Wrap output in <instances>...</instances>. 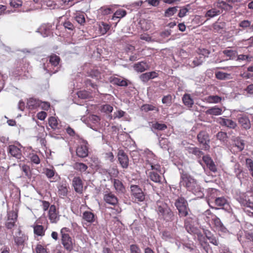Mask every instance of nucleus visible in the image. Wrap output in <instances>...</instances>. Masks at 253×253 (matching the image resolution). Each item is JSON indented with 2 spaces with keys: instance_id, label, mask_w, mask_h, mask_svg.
Returning <instances> with one entry per match:
<instances>
[{
  "instance_id": "48",
  "label": "nucleus",
  "mask_w": 253,
  "mask_h": 253,
  "mask_svg": "<svg viewBox=\"0 0 253 253\" xmlns=\"http://www.w3.org/2000/svg\"><path fill=\"white\" fill-rule=\"evenodd\" d=\"M36 253H48L47 249L41 244H38L36 247Z\"/></svg>"
},
{
  "instance_id": "39",
  "label": "nucleus",
  "mask_w": 253,
  "mask_h": 253,
  "mask_svg": "<svg viewBox=\"0 0 253 253\" xmlns=\"http://www.w3.org/2000/svg\"><path fill=\"white\" fill-rule=\"evenodd\" d=\"M189 152L193 154L195 156L201 157L204 155L203 152L200 150V149L197 147H192L189 148Z\"/></svg>"
},
{
  "instance_id": "52",
  "label": "nucleus",
  "mask_w": 253,
  "mask_h": 253,
  "mask_svg": "<svg viewBox=\"0 0 253 253\" xmlns=\"http://www.w3.org/2000/svg\"><path fill=\"white\" fill-rule=\"evenodd\" d=\"M119 173V170L116 167H114L109 170V174L111 177H117Z\"/></svg>"
},
{
  "instance_id": "23",
  "label": "nucleus",
  "mask_w": 253,
  "mask_h": 253,
  "mask_svg": "<svg viewBox=\"0 0 253 253\" xmlns=\"http://www.w3.org/2000/svg\"><path fill=\"white\" fill-rule=\"evenodd\" d=\"M48 58L49 63L54 67H57L61 61L60 57L54 53L51 54Z\"/></svg>"
},
{
  "instance_id": "62",
  "label": "nucleus",
  "mask_w": 253,
  "mask_h": 253,
  "mask_svg": "<svg viewBox=\"0 0 253 253\" xmlns=\"http://www.w3.org/2000/svg\"><path fill=\"white\" fill-rule=\"evenodd\" d=\"M31 161L32 163L36 164L40 163V159L39 156L36 154H33L31 157Z\"/></svg>"
},
{
  "instance_id": "33",
  "label": "nucleus",
  "mask_w": 253,
  "mask_h": 253,
  "mask_svg": "<svg viewBox=\"0 0 253 253\" xmlns=\"http://www.w3.org/2000/svg\"><path fill=\"white\" fill-rule=\"evenodd\" d=\"M48 124L49 126L53 129H59V124L57 119L54 117H50L48 119Z\"/></svg>"
},
{
  "instance_id": "25",
  "label": "nucleus",
  "mask_w": 253,
  "mask_h": 253,
  "mask_svg": "<svg viewBox=\"0 0 253 253\" xmlns=\"http://www.w3.org/2000/svg\"><path fill=\"white\" fill-rule=\"evenodd\" d=\"M115 5L103 6L101 7L99 9V12L103 15H107L113 13L114 11Z\"/></svg>"
},
{
  "instance_id": "3",
  "label": "nucleus",
  "mask_w": 253,
  "mask_h": 253,
  "mask_svg": "<svg viewBox=\"0 0 253 253\" xmlns=\"http://www.w3.org/2000/svg\"><path fill=\"white\" fill-rule=\"evenodd\" d=\"M179 184L193 193L196 192L199 189L197 181L189 173L184 171L180 172Z\"/></svg>"
},
{
  "instance_id": "63",
  "label": "nucleus",
  "mask_w": 253,
  "mask_h": 253,
  "mask_svg": "<svg viewBox=\"0 0 253 253\" xmlns=\"http://www.w3.org/2000/svg\"><path fill=\"white\" fill-rule=\"evenodd\" d=\"M40 106L42 109L47 111L49 109L50 105L48 102H42L41 101Z\"/></svg>"
},
{
  "instance_id": "40",
  "label": "nucleus",
  "mask_w": 253,
  "mask_h": 253,
  "mask_svg": "<svg viewBox=\"0 0 253 253\" xmlns=\"http://www.w3.org/2000/svg\"><path fill=\"white\" fill-rule=\"evenodd\" d=\"M177 7H169L165 12V16L169 17L173 15L177 12Z\"/></svg>"
},
{
  "instance_id": "14",
  "label": "nucleus",
  "mask_w": 253,
  "mask_h": 253,
  "mask_svg": "<svg viewBox=\"0 0 253 253\" xmlns=\"http://www.w3.org/2000/svg\"><path fill=\"white\" fill-rule=\"evenodd\" d=\"M32 227L35 235L40 237H43L45 235L46 228H45L44 226L35 223L32 226Z\"/></svg>"
},
{
  "instance_id": "46",
  "label": "nucleus",
  "mask_w": 253,
  "mask_h": 253,
  "mask_svg": "<svg viewBox=\"0 0 253 253\" xmlns=\"http://www.w3.org/2000/svg\"><path fill=\"white\" fill-rule=\"evenodd\" d=\"M22 0H10V5L14 8H18L22 5Z\"/></svg>"
},
{
  "instance_id": "22",
  "label": "nucleus",
  "mask_w": 253,
  "mask_h": 253,
  "mask_svg": "<svg viewBox=\"0 0 253 253\" xmlns=\"http://www.w3.org/2000/svg\"><path fill=\"white\" fill-rule=\"evenodd\" d=\"M83 219L89 223H93L95 220L94 214L91 211H85L83 214Z\"/></svg>"
},
{
  "instance_id": "8",
  "label": "nucleus",
  "mask_w": 253,
  "mask_h": 253,
  "mask_svg": "<svg viewBox=\"0 0 253 253\" xmlns=\"http://www.w3.org/2000/svg\"><path fill=\"white\" fill-rule=\"evenodd\" d=\"M47 216L51 223H56L59 220V211L54 205L50 206V209L48 211Z\"/></svg>"
},
{
  "instance_id": "51",
  "label": "nucleus",
  "mask_w": 253,
  "mask_h": 253,
  "mask_svg": "<svg viewBox=\"0 0 253 253\" xmlns=\"http://www.w3.org/2000/svg\"><path fill=\"white\" fill-rule=\"evenodd\" d=\"M162 237L164 239L167 240L174 238V235L168 231H164L162 233Z\"/></svg>"
},
{
  "instance_id": "55",
  "label": "nucleus",
  "mask_w": 253,
  "mask_h": 253,
  "mask_svg": "<svg viewBox=\"0 0 253 253\" xmlns=\"http://www.w3.org/2000/svg\"><path fill=\"white\" fill-rule=\"evenodd\" d=\"M218 13H219V10L217 11L215 9H212L207 11L206 16L207 17H213L214 16L217 15Z\"/></svg>"
},
{
  "instance_id": "27",
  "label": "nucleus",
  "mask_w": 253,
  "mask_h": 253,
  "mask_svg": "<svg viewBox=\"0 0 253 253\" xmlns=\"http://www.w3.org/2000/svg\"><path fill=\"white\" fill-rule=\"evenodd\" d=\"M148 68V65L146 62H140L134 64V69L138 72H142Z\"/></svg>"
},
{
  "instance_id": "53",
  "label": "nucleus",
  "mask_w": 253,
  "mask_h": 253,
  "mask_svg": "<svg viewBox=\"0 0 253 253\" xmlns=\"http://www.w3.org/2000/svg\"><path fill=\"white\" fill-rule=\"evenodd\" d=\"M110 26L104 23H102L101 26H100V30L102 34H106L110 29Z\"/></svg>"
},
{
  "instance_id": "37",
  "label": "nucleus",
  "mask_w": 253,
  "mask_h": 253,
  "mask_svg": "<svg viewBox=\"0 0 253 253\" xmlns=\"http://www.w3.org/2000/svg\"><path fill=\"white\" fill-rule=\"evenodd\" d=\"M141 109L142 111H144L145 112H147L150 111H154V110H156L158 111L159 110L158 108H157L156 107H155V106L151 105V104H146L143 105L141 106Z\"/></svg>"
},
{
  "instance_id": "19",
  "label": "nucleus",
  "mask_w": 253,
  "mask_h": 253,
  "mask_svg": "<svg viewBox=\"0 0 253 253\" xmlns=\"http://www.w3.org/2000/svg\"><path fill=\"white\" fill-rule=\"evenodd\" d=\"M113 186L117 192L123 193L125 191V187L121 181L117 179H112Z\"/></svg>"
},
{
  "instance_id": "44",
  "label": "nucleus",
  "mask_w": 253,
  "mask_h": 253,
  "mask_svg": "<svg viewBox=\"0 0 253 253\" xmlns=\"http://www.w3.org/2000/svg\"><path fill=\"white\" fill-rule=\"evenodd\" d=\"M221 110L218 108L213 107L208 109L207 111V113L213 115H218L221 114Z\"/></svg>"
},
{
  "instance_id": "31",
  "label": "nucleus",
  "mask_w": 253,
  "mask_h": 253,
  "mask_svg": "<svg viewBox=\"0 0 253 253\" xmlns=\"http://www.w3.org/2000/svg\"><path fill=\"white\" fill-rule=\"evenodd\" d=\"M126 14V11L125 10L119 9L114 13L112 19L115 20L116 19H121L125 16Z\"/></svg>"
},
{
  "instance_id": "47",
  "label": "nucleus",
  "mask_w": 253,
  "mask_h": 253,
  "mask_svg": "<svg viewBox=\"0 0 253 253\" xmlns=\"http://www.w3.org/2000/svg\"><path fill=\"white\" fill-rule=\"evenodd\" d=\"M153 127L157 130H164L167 128V126L164 124L156 123L153 124Z\"/></svg>"
},
{
  "instance_id": "26",
  "label": "nucleus",
  "mask_w": 253,
  "mask_h": 253,
  "mask_svg": "<svg viewBox=\"0 0 253 253\" xmlns=\"http://www.w3.org/2000/svg\"><path fill=\"white\" fill-rule=\"evenodd\" d=\"M111 82L113 84L118 86H126L128 85L127 81L126 79L114 77L112 79Z\"/></svg>"
},
{
  "instance_id": "60",
  "label": "nucleus",
  "mask_w": 253,
  "mask_h": 253,
  "mask_svg": "<svg viewBox=\"0 0 253 253\" xmlns=\"http://www.w3.org/2000/svg\"><path fill=\"white\" fill-rule=\"evenodd\" d=\"M210 53V52L208 49L205 48H199V55L205 58V57L208 56Z\"/></svg>"
},
{
  "instance_id": "59",
  "label": "nucleus",
  "mask_w": 253,
  "mask_h": 253,
  "mask_svg": "<svg viewBox=\"0 0 253 253\" xmlns=\"http://www.w3.org/2000/svg\"><path fill=\"white\" fill-rule=\"evenodd\" d=\"M222 210H224L228 212H230L231 207L229 203L227 202L226 200L222 198Z\"/></svg>"
},
{
  "instance_id": "56",
  "label": "nucleus",
  "mask_w": 253,
  "mask_h": 253,
  "mask_svg": "<svg viewBox=\"0 0 253 253\" xmlns=\"http://www.w3.org/2000/svg\"><path fill=\"white\" fill-rule=\"evenodd\" d=\"M113 108L109 104H105L102 106V110L105 113H109L112 112Z\"/></svg>"
},
{
  "instance_id": "41",
  "label": "nucleus",
  "mask_w": 253,
  "mask_h": 253,
  "mask_svg": "<svg viewBox=\"0 0 253 253\" xmlns=\"http://www.w3.org/2000/svg\"><path fill=\"white\" fill-rule=\"evenodd\" d=\"M204 59L205 57H203V56H199V58L197 57L194 59L191 66L192 67H195L196 66H199L202 64V63L204 62Z\"/></svg>"
},
{
  "instance_id": "17",
  "label": "nucleus",
  "mask_w": 253,
  "mask_h": 253,
  "mask_svg": "<svg viewBox=\"0 0 253 253\" xmlns=\"http://www.w3.org/2000/svg\"><path fill=\"white\" fill-rule=\"evenodd\" d=\"M76 154L81 158H85L88 156V150L87 147L85 145L79 146L76 149Z\"/></svg>"
},
{
  "instance_id": "20",
  "label": "nucleus",
  "mask_w": 253,
  "mask_h": 253,
  "mask_svg": "<svg viewBox=\"0 0 253 253\" xmlns=\"http://www.w3.org/2000/svg\"><path fill=\"white\" fill-rule=\"evenodd\" d=\"M18 234L19 236H14L13 237L14 243L17 247L24 246L26 240V236L24 234H22L20 229L19 230Z\"/></svg>"
},
{
  "instance_id": "32",
  "label": "nucleus",
  "mask_w": 253,
  "mask_h": 253,
  "mask_svg": "<svg viewBox=\"0 0 253 253\" xmlns=\"http://www.w3.org/2000/svg\"><path fill=\"white\" fill-rule=\"evenodd\" d=\"M177 210L178 211V214L180 217H186L191 213V211L189 208L188 206L179 209Z\"/></svg>"
},
{
  "instance_id": "35",
  "label": "nucleus",
  "mask_w": 253,
  "mask_h": 253,
  "mask_svg": "<svg viewBox=\"0 0 253 253\" xmlns=\"http://www.w3.org/2000/svg\"><path fill=\"white\" fill-rule=\"evenodd\" d=\"M76 21L80 25H84L85 20L83 13H77L75 17Z\"/></svg>"
},
{
  "instance_id": "38",
  "label": "nucleus",
  "mask_w": 253,
  "mask_h": 253,
  "mask_svg": "<svg viewBox=\"0 0 253 253\" xmlns=\"http://www.w3.org/2000/svg\"><path fill=\"white\" fill-rule=\"evenodd\" d=\"M244 211L250 216H253V203H247L244 208Z\"/></svg>"
},
{
  "instance_id": "30",
  "label": "nucleus",
  "mask_w": 253,
  "mask_h": 253,
  "mask_svg": "<svg viewBox=\"0 0 253 253\" xmlns=\"http://www.w3.org/2000/svg\"><path fill=\"white\" fill-rule=\"evenodd\" d=\"M222 54V61L223 60H228V59H230L233 58L236 54V53L234 51L229 49L226 50L223 52Z\"/></svg>"
},
{
  "instance_id": "45",
  "label": "nucleus",
  "mask_w": 253,
  "mask_h": 253,
  "mask_svg": "<svg viewBox=\"0 0 253 253\" xmlns=\"http://www.w3.org/2000/svg\"><path fill=\"white\" fill-rule=\"evenodd\" d=\"M89 76L92 78L98 79L100 77V72L96 69H92L88 73Z\"/></svg>"
},
{
  "instance_id": "24",
  "label": "nucleus",
  "mask_w": 253,
  "mask_h": 253,
  "mask_svg": "<svg viewBox=\"0 0 253 253\" xmlns=\"http://www.w3.org/2000/svg\"><path fill=\"white\" fill-rule=\"evenodd\" d=\"M73 168L74 169L83 173L85 171L88 169L87 166L81 162H76L73 165Z\"/></svg>"
},
{
  "instance_id": "57",
  "label": "nucleus",
  "mask_w": 253,
  "mask_h": 253,
  "mask_svg": "<svg viewBox=\"0 0 253 253\" xmlns=\"http://www.w3.org/2000/svg\"><path fill=\"white\" fill-rule=\"evenodd\" d=\"M63 26L65 29L73 31L75 29L74 25L69 21H65L63 23Z\"/></svg>"
},
{
  "instance_id": "49",
  "label": "nucleus",
  "mask_w": 253,
  "mask_h": 253,
  "mask_svg": "<svg viewBox=\"0 0 253 253\" xmlns=\"http://www.w3.org/2000/svg\"><path fill=\"white\" fill-rule=\"evenodd\" d=\"M172 96L170 94L164 96L162 100L163 104H168L169 106L171 104Z\"/></svg>"
},
{
  "instance_id": "7",
  "label": "nucleus",
  "mask_w": 253,
  "mask_h": 253,
  "mask_svg": "<svg viewBox=\"0 0 253 253\" xmlns=\"http://www.w3.org/2000/svg\"><path fill=\"white\" fill-rule=\"evenodd\" d=\"M84 182L80 176H75L72 181V186L74 191L80 194H82L84 191Z\"/></svg>"
},
{
  "instance_id": "36",
  "label": "nucleus",
  "mask_w": 253,
  "mask_h": 253,
  "mask_svg": "<svg viewBox=\"0 0 253 253\" xmlns=\"http://www.w3.org/2000/svg\"><path fill=\"white\" fill-rule=\"evenodd\" d=\"M206 101L210 103L219 102L221 98L217 95H210L206 98Z\"/></svg>"
},
{
  "instance_id": "50",
  "label": "nucleus",
  "mask_w": 253,
  "mask_h": 253,
  "mask_svg": "<svg viewBox=\"0 0 253 253\" xmlns=\"http://www.w3.org/2000/svg\"><path fill=\"white\" fill-rule=\"evenodd\" d=\"M78 97L82 99H86L89 96V93L86 90H81L78 92Z\"/></svg>"
},
{
  "instance_id": "18",
  "label": "nucleus",
  "mask_w": 253,
  "mask_h": 253,
  "mask_svg": "<svg viewBox=\"0 0 253 253\" xmlns=\"http://www.w3.org/2000/svg\"><path fill=\"white\" fill-rule=\"evenodd\" d=\"M238 122L240 126L247 130L251 128V124L249 119L246 116H241L238 118Z\"/></svg>"
},
{
  "instance_id": "2",
  "label": "nucleus",
  "mask_w": 253,
  "mask_h": 253,
  "mask_svg": "<svg viewBox=\"0 0 253 253\" xmlns=\"http://www.w3.org/2000/svg\"><path fill=\"white\" fill-rule=\"evenodd\" d=\"M69 228L63 227L60 230L61 243L64 249L68 252H72L75 247L76 241L71 236Z\"/></svg>"
},
{
  "instance_id": "61",
  "label": "nucleus",
  "mask_w": 253,
  "mask_h": 253,
  "mask_svg": "<svg viewBox=\"0 0 253 253\" xmlns=\"http://www.w3.org/2000/svg\"><path fill=\"white\" fill-rule=\"evenodd\" d=\"M251 26V22L249 20H243L239 23V26L243 28H247L250 27Z\"/></svg>"
},
{
  "instance_id": "6",
  "label": "nucleus",
  "mask_w": 253,
  "mask_h": 253,
  "mask_svg": "<svg viewBox=\"0 0 253 253\" xmlns=\"http://www.w3.org/2000/svg\"><path fill=\"white\" fill-rule=\"evenodd\" d=\"M131 195L138 202H143L145 200V195L141 188L137 185H131L130 187Z\"/></svg>"
},
{
  "instance_id": "15",
  "label": "nucleus",
  "mask_w": 253,
  "mask_h": 253,
  "mask_svg": "<svg viewBox=\"0 0 253 253\" xmlns=\"http://www.w3.org/2000/svg\"><path fill=\"white\" fill-rule=\"evenodd\" d=\"M68 188L66 182L60 183L57 186L59 196L62 198L66 197L68 192Z\"/></svg>"
},
{
  "instance_id": "12",
  "label": "nucleus",
  "mask_w": 253,
  "mask_h": 253,
  "mask_svg": "<svg viewBox=\"0 0 253 253\" xmlns=\"http://www.w3.org/2000/svg\"><path fill=\"white\" fill-rule=\"evenodd\" d=\"M103 200L107 204L113 206L117 205L119 201L117 196L111 192L104 194Z\"/></svg>"
},
{
  "instance_id": "29",
  "label": "nucleus",
  "mask_w": 253,
  "mask_h": 253,
  "mask_svg": "<svg viewBox=\"0 0 253 253\" xmlns=\"http://www.w3.org/2000/svg\"><path fill=\"white\" fill-rule=\"evenodd\" d=\"M175 206L178 210L181 208H183L184 207L188 206V204L187 201L184 198L180 197L175 201Z\"/></svg>"
},
{
  "instance_id": "64",
  "label": "nucleus",
  "mask_w": 253,
  "mask_h": 253,
  "mask_svg": "<svg viewBox=\"0 0 253 253\" xmlns=\"http://www.w3.org/2000/svg\"><path fill=\"white\" fill-rule=\"evenodd\" d=\"M22 170L25 173V175L26 176L28 177H30L31 176L30 169L29 167L26 165H24L22 167Z\"/></svg>"
},
{
  "instance_id": "43",
  "label": "nucleus",
  "mask_w": 253,
  "mask_h": 253,
  "mask_svg": "<svg viewBox=\"0 0 253 253\" xmlns=\"http://www.w3.org/2000/svg\"><path fill=\"white\" fill-rule=\"evenodd\" d=\"M235 146L239 151L243 150L245 147V143L243 140L237 138L235 141Z\"/></svg>"
},
{
  "instance_id": "4",
  "label": "nucleus",
  "mask_w": 253,
  "mask_h": 253,
  "mask_svg": "<svg viewBox=\"0 0 253 253\" xmlns=\"http://www.w3.org/2000/svg\"><path fill=\"white\" fill-rule=\"evenodd\" d=\"M186 217L184 220V227L186 230L190 234L196 233L197 231V228L196 227L197 223V218L191 213Z\"/></svg>"
},
{
  "instance_id": "10",
  "label": "nucleus",
  "mask_w": 253,
  "mask_h": 253,
  "mask_svg": "<svg viewBox=\"0 0 253 253\" xmlns=\"http://www.w3.org/2000/svg\"><path fill=\"white\" fill-rule=\"evenodd\" d=\"M117 157L121 167L124 169L127 168L129 164V159L127 154L123 150H118Z\"/></svg>"
},
{
  "instance_id": "5",
  "label": "nucleus",
  "mask_w": 253,
  "mask_h": 253,
  "mask_svg": "<svg viewBox=\"0 0 253 253\" xmlns=\"http://www.w3.org/2000/svg\"><path fill=\"white\" fill-rule=\"evenodd\" d=\"M18 211L14 210L7 211V219L5 222V226L8 230L12 229L16 226V223L17 221Z\"/></svg>"
},
{
  "instance_id": "16",
  "label": "nucleus",
  "mask_w": 253,
  "mask_h": 253,
  "mask_svg": "<svg viewBox=\"0 0 253 253\" xmlns=\"http://www.w3.org/2000/svg\"><path fill=\"white\" fill-rule=\"evenodd\" d=\"M41 100L34 98H29L27 102V107L30 110L36 109L40 107Z\"/></svg>"
},
{
  "instance_id": "54",
  "label": "nucleus",
  "mask_w": 253,
  "mask_h": 253,
  "mask_svg": "<svg viewBox=\"0 0 253 253\" xmlns=\"http://www.w3.org/2000/svg\"><path fill=\"white\" fill-rule=\"evenodd\" d=\"M130 251L131 253H141V250L138 245L135 244L130 246Z\"/></svg>"
},
{
  "instance_id": "58",
  "label": "nucleus",
  "mask_w": 253,
  "mask_h": 253,
  "mask_svg": "<svg viewBox=\"0 0 253 253\" xmlns=\"http://www.w3.org/2000/svg\"><path fill=\"white\" fill-rule=\"evenodd\" d=\"M55 171L53 169H46L45 174L48 178H51L55 175Z\"/></svg>"
},
{
  "instance_id": "9",
  "label": "nucleus",
  "mask_w": 253,
  "mask_h": 253,
  "mask_svg": "<svg viewBox=\"0 0 253 253\" xmlns=\"http://www.w3.org/2000/svg\"><path fill=\"white\" fill-rule=\"evenodd\" d=\"M7 153L9 156L21 159L22 157L21 148L15 145H10L7 148Z\"/></svg>"
},
{
  "instance_id": "34",
  "label": "nucleus",
  "mask_w": 253,
  "mask_h": 253,
  "mask_svg": "<svg viewBox=\"0 0 253 253\" xmlns=\"http://www.w3.org/2000/svg\"><path fill=\"white\" fill-rule=\"evenodd\" d=\"M223 125L231 128H234L237 126L236 123L232 120L222 118V125Z\"/></svg>"
},
{
  "instance_id": "1",
  "label": "nucleus",
  "mask_w": 253,
  "mask_h": 253,
  "mask_svg": "<svg viewBox=\"0 0 253 253\" xmlns=\"http://www.w3.org/2000/svg\"><path fill=\"white\" fill-rule=\"evenodd\" d=\"M155 211L160 220L169 222L173 220L174 215L169 205L163 201H157Z\"/></svg>"
},
{
  "instance_id": "21",
  "label": "nucleus",
  "mask_w": 253,
  "mask_h": 253,
  "mask_svg": "<svg viewBox=\"0 0 253 253\" xmlns=\"http://www.w3.org/2000/svg\"><path fill=\"white\" fill-rule=\"evenodd\" d=\"M182 102L184 105L188 108H192L194 103L193 99L191 97L190 94L185 93L183 95L182 98Z\"/></svg>"
},
{
  "instance_id": "11",
  "label": "nucleus",
  "mask_w": 253,
  "mask_h": 253,
  "mask_svg": "<svg viewBox=\"0 0 253 253\" xmlns=\"http://www.w3.org/2000/svg\"><path fill=\"white\" fill-rule=\"evenodd\" d=\"M197 139L199 143L203 144V149L208 150L210 148V146L208 143L210 141L209 136L206 131H200L197 135Z\"/></svg>"
},
{
  "instance_id": "13",
  "label": "nucleus",
  "mask_w": 253,
  "mask_h": 253,
  "mask_svg": "<svg viewBox=\"0 0 253 253\" xmlns=\"http://www.w3.org/2000/svg\"><path fill=\"white\" fill-rule=\"evenodd\" d=\"M203 161L207 168L212 172H215L217 170L216 167L213 160L209 156H203Z\"/></svg>"
},
{
  "instance_id": "28",
  "label": "nucleus",
  "mask_w": 253,
  "mask_h": 253,
  "mask_svg": "<svg viewBox=\"0 0 253 253\" xmlns=\"http://www.w3.org/2000/svg\"><path fill=\"white\" fill-rule=\"evenodd\" d=\"M148 177L153 182L158 183H161V177L157 171H150Z\"/></svg>"
},
{
  "instance_id": "42",
  "label": "nucleus",
  "mask_w": 253,
  "mask_h": 253,
  "mask_svg": "<svg viewBox=\"0 0 253 253\" xmlns=\"http://www.w3.org/2000/svg\"><path fill=\"white\" fill-rule=\"evenodd\" d=\"M246 164L251 175L253 177V161L251 159H247Z\"/></svg>"
}]
</instances>
